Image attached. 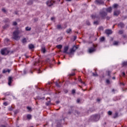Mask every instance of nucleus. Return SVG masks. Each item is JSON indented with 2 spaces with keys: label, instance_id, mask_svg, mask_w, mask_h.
Listing matches in <instances>:
<instances>
[{
  "label": "nucleus",
  "instance_id": "obj_1",
  "mask_svg": "<svg viewBox=\"0 0 127 127\" xmlns=\"http://www.w3.org/2000/svg\"><path fill=\"white\" fill-rule=\"evenodd\" d=\"M19 35V30H17L13 32L12 38L15 40H19L20 39V36Z\"/></svg>",
  "mask_w": 127,
  "mask_h": 127
},
{
  "label": "nucleus",
  "instance_id": "obj_2",
  "mask_svg": "<svg viewBox=\"0 0 127 127\" xmlns=\"http://www.w3.org/2000/svg\"><path fill=\"white\" fill-rule=\"evenodd\" d=\"M78 48L77 47L74 46L71 49L69 50V51L68 53V55H69V57H72V55H74V53L76 51V50Z\"/></svg>",
  "mask_w": 127,
  "mask_h": 127
},
{
  "label": "nucleus",
  "instance_id": "obj_3",
  "mask_svg": "<svg viewBox=\"0 0 127 127\" xmlns=\"http://www.w3.org/2000/svg\"><path fill=\"white\" fill-rule=\"evenodd\" d=\"M8 53H9V51L7 49H4L1 50V54H2V55H7Z\"/></svg>",
  "mask_w": 127,
  "mask_h": 127
},
{
  "label": "nucleus",
  "instance_id": "obj_4",
  "mask_svg": "<svg viewBox=\"0 0 127 127\" xmlns=\"http://www.w3.org/2000/svg\"><path fill=\"white\" fill-rule=\"evenodd\" d=\"M55 3V1L53 0H49V1H48L47 2V4L49 6H51V5H53V4Z\"/></svg>",
  "mask_w": 127,
  "mask_h": 127
},
{
  "label": "nucleus",
  "instance_id": "obj_5",
  "mask_svg": "<svg viewBox=\"0 0 127 127\" xmlns=\"http://www.w3.org/2000/svg\"><path fill=\"white\" fill-rule=\"evenodd\" d=\"M89 53H93L96 51V47H91L88 49Z\"/></svg>",
  "mask_w": 127,
  "mask_h": 127
},
{
  "label": "nucleus",
  "instance_id": "obj_6",
  "mask_svg": "<svg viewBox=\"0 0 127 127\" xmlns=\"http://www.w3.org/2000/svg\"><path fill=\"white\" fill-rule=\"evenodd\" d=\"M92 119H93L94 121L95 122H97V121H99V119H100V116L99 115H94L91 117Z\"/></svg>",
  "mask_w": 127,
  "mask_h": 127
},
{
  "label": "nucleus",
  "instance_id": "obj_7",
  "mask_svg": "<svg viewBox=\"0 0 127 127\" xmlns=\"http://www.w3.org/2000/svg\"><path fill=\"white\" fill-rule=\"evenodd\" d=\"M68 50H69V46H65L64 48L63 53H66V54H68V53H69V52H67Z\"/></svg>",
  "mask_w": 127,
  "mask_h": 127
},
{
  "label": "nucleus",
  "instance_id": "obj_8",
  "mask_svg": "<svg viewBox=\"0 0 127 127\" xmlns=\"http://www.w3.org/2000/svg\"><path fill=\"white\" fill-rule=\"evenodd\" d=\"M107 15V13L104 11H102L100 12V16L101 17H105Z\"/></svg>",
  "mask_w": 127,
  "mask_h": 127
},
{
  "label": "nucleus",
  "instance_id": "obj_9",
  "mask_svg": "<svg viewBox=\"0 0 127 127\" xmlns=\"http://www.w3.org/2000/svg\"><path fill=\"white\" fill-rule=\"evenodd\" d=\"M12 82V77L9 76L8 77V84L9 86H10L11 85V82Z\"/></svg>",
  "mask_w": 127,
  "mask_h": 127
},
{
  "label": "nucleus",
  "instance_id": "obj_10",
  "mask_svg": "<svg viewBox=\"0 0 127 127\" xmlns=\"http://www.w3.org/2000/svg\"><path fill=\"white\" fill-rule=\"evenodd\" d=\"M105 33L106 34L110 35V34H112V33H113V31H112V30H106L105 31Z\"/></svg>",
  "mask_w": 127,
  "mask_h": 127
},
{
  "label": "nucleus",
  "instance_id": "obj_11",
  "mask_svg": "<svg viewBox=\"0 0 127 127\" xmlns=\"http://www.w3.org/2000/svg\"><path fill=\"white\" fill-rule=\"evenodd\" d=\"M120 12H121L120 11V10H116L114 11V15L117 16L118 15H119V14H120Z\"/></svg>",
  "mask_w": 127,
  "mask_h": 127
},
{
  "label": "nucleus",
  "instance_id": "obj_12",
  "mask_svg": "<svg viewBox=\"0 0 127 127\" xmlns=\"http://www.w3.org/2000/svg\"><path fill=\"white\" fill-rule=\"evenodd\" d=\"M118 26L121 28H124V27H125V24L123 23H120L118 24Z\"/></svg>",
  "mask_w": 127,
  "mask_h": 127
},
{
  "label": "nucleus",
  "instance_id": "obj_13",
  "mask_svg": "<svg viewBox=\"0 0 127 127\" xmlns=\"http://www.w3.org/2000/svg\"><path fill=\"white\" fill-rule=\"evenodd\" d=\"M96 3H104V1L102 0H96Z\"/></svg>",
  "mask_w": 127,
  "mask_h": 127
},
{
  "label": "nucleus",
  "instance_id": "obj_14",
  "mask_svg": "<svg viewBox=\"0 0 127 127\" xmlns=\"http://www.w3.org/2000/svg\"><path fill=\"white\" fill-rule=\"evenodd\" d=\"M107 12H111L112 11V7H109L106 9Z\"/></svg>",
  "mask_w": 127,
  "mask_h": 127
},
{
  "label": "nucleus",
  "instance_id": "obj_15",
  "mask_svg": "<svg viewBox=\"0 0 127 127\" xmlns=\"http://www.w3.org/2000/svg\"><path fill=\"white\" fill-rule=\"evenodd\" d=\"M10 72V70H9V69H4L2 71V73H6V72L9 73Z\"/></svg>",
  "mask_w": 127,
  "mask_h": 127
},
{
  "label": "nucleus",
  "instance_id": "obj_16",
  "mask_svg": "<svg viewBox=\"0 0 127 127\" xmlns=\"http://www.w3.org/2000/svg\"><path fill=\"white\" fill-rule=\"evenodd\" d=\"M29 49H33V48H34V46L32 44H30L29 45Z\"/></svg>",
  "mask_w": 127,
  "mask_h": 127
},
{
  "label": "nucleus",
  "instance_id": "obj_17",
  "mask_svg": "<svg viewBox=\"0 0 127 127\" xmlns=\"http://www.w3.org/2000/svg\"><path fill=\"white\" fill-rule=\"evenodd\" d=\"M119 6V4H114L113 6V7L114 8H118V7Z\"/></svg>",
  "mask_w": 127,
  "mask_h": 127
},
{
  "label": "nucleus",
  "instance_id": "obj_18",
  "mask_svg": "<svg viewBox=\"0 0 127 127\" xmlns=\"http://www.w3.org/2000/svg\"><path fill=\"white\" fill-rule=\"evenodd\" d=\"M100 40L101 42H103L104 41H105V37H102L100 38Z\"/></svg>",
  "mask_w": 127,
  "mask_h": 127
},
{
  "label": "nucleus",
  "instance_id": "obj_19",
  "mask_svg": "<svg viewBox=\"0 0 127 127\" xmlns=\"http://www.w3.org/2000/svg\"><path fill=\"white\" fill-rule=\"evenodd\" d=\"M57 48H58V49H61L62 48V45H58L56 46Z\"/></svg>",
  "mask_w": 127,
  "mask_h": 127
},
{
  "label": "nucleus",
  "instance_id": "obj_20",
  "mask_svg": "<svg viewBox=\"0 0 127 127\" xmlns=\"http://www.w3.org/2000/svg\"><path fill=\"white\" fill-rule=\"evenodd\" d=\"M57 29H62V28H63L61 25H58L57 26Z\"/></svg>",
  "mask_w": 127,
  "mask_h": 127
},
{
  "label": "nucleus",
  "instance_id": "obj_21",
  "mask_svg": "<svg viewBox=\"0 0 127 127\" xmlns=\"http://www.w3.org/2000/svg\"><path fill=\"white\" fill-rule=\"evenodd\" d=\"M26 30L27 31H30V30H31V28H30L29 27H26Z\"/></svg>",
  "mask_w": 127,
  "mask_h": 127
},
{
  "label": "nucleus",
  "instance_id": "obj_22",
  "mask_svg": "<svg viewBox=\"0 0 127 127\" xmlns=\"http://www.w3.org/2000/svg\"><path fill=\"white\" fill-rule=\"evenodd\" d=\"M66 32L67 33H71V32H72V30L71 29H68L66 30Z\"/></svg>",
  "mask_w": 127,
  "mask_h": 127
},
{
  "label": "nucleus",
  "instance_id": "obj_23",
  "mask_svg": "<svg viewBox=\"0 0 127 127\" xmlns=\"http://www.w3.org/2000/svg\"><path fill=\"white\" fill-rule=\"evenodd\" d=\"M45 51H46V50L45 49V47L42 48V52L43 53H45Z\"/></svg>",
  "mask_w": 127,
  "mask_h": 127
},
{
  "label": "nucleus",
  "instance_id": "obj_24",
  "mask_svg": "<svg viewBox=\"0 0 127 127\" xmlns=\"http://www.w3.org/2000/svg\"><path fill=\"white\" fill-rule=\"evenodd\" d=\"M27 119L28 120H31V116L30 115H27Z\"/></svg>",
  "mask_w": 127,
  "mask_h": 127
},
{
  "label": "nucleus",
  "instance_id": "obj_25",
  "mask_svg": "<svg viewBox=\"0 0 127 127\" xmlns=\"http://www.w3.org/2000/svg\"><path fill=\"white\" fill-rule=\"evenodd\" d=\"M27 110H28L29 112H31V111H32L30 107H29V106L27 107Z\"/></svg>",
  "mask_w": 127,
  "mask_h": 127
},
{
  "label": "nucleus",
  "instance_id": "obj_26",
  "mask_svg": "<svg viewBox=\"0 0 127 127\" xmlns=\"http://www.w3.org/2000/svg\"><path fill=\"white\" fill-rule=\"evenodd\" d=\"M56 85L57 87H58V88H60V85H59V83L58 82H56Z\"/></svg>",
  "mask_w": 127,
  "mask_h": 127
},
{
  "label": "nucleus",
  "instance_id": "obj_27",
  "mask_svg": "<svg viewBox=\"0 0 127 127\" xmlns=\"http://www.w3.org/2000/svg\"><path fill=\"white\" fill-rule=\"evenodd\" d=\"M119 34H123V33H124V31L123 30H120L119 32H118Z\"/></svg>",
  "mask_w": 127,
  "mask_h": 127
},
{
  "label": "nucleus",
  "instance_id": "obj_28",
  "mask_svg": "<svg viewBox=\"0 0 127 127\" xmlns=\"http://www.w3.org/2000/svg\"><path fill=\"white\" fill-rule=\"evenodd\" d=\"M114 45H118V44H119V42H118V41H115L114 42Z\"/></svg>",
  "mask_w": 127,
  "mask_h": 127
},
{
  "label": "nucleus",
  "instance_id": "obj_29",
  "mask_svg": "<svg viewBox=\"0 0 127 127\" xmlns=\"http://www.w3.org/2000/svg\"><path fill=\"white\" fill-rule=\"evenodd\" d=\"M123 66H127V62H123Z\"/></svg>",
  "mask_w": 127,
  "mask_h": 127
},
{
  "label": "nucleus",
  "instance_id": "obj_30",
  "mask_svg": "<svg viewBox=\"0 0 127 127\" xmlns=\"http://www.w3.org/2000/svg\"><path fill=\"white\" fill-rule=\"evenodd\" d=\"M79 82H80V83H81L82 84H85V82H84V81H82V79H81V78H79Z\"/></svg>",
  "mask_w": 127,
  "mask_h": 127
},
{
  "label": "nucleus",
  "instance_id": "obj_31",
  "mask_svg": "<svg viewBox=\"0 0 127 127\" xmlns=\"http://www.w3.org/2000/svg\"><path fill=\"white\" fill-rule=\"evenodd\" d=\"M79 82H80V83H81L82 84H85V82H84V81H82V79H81V78H79Z\"/></svg>",
  "mask_w": 127,
  "mask_h": 127
},
{
  "label": "nucleus",
  "instance_id": "obj_32",
  "mask_svg": "<svg viewBox=\"0 0 127 127\" xmlns=\"http://www.w3.org/2000/svg\"><path fill=\"white\" fill-rule=\"evenodd\" d=\"M22 41L23 43H25V42H26V38L23 39Z\"/></svg>",
  "mask_w": 127,
  "mask_h": 127
},
{
  "label": "nucleus",
  "instance_id": "obj_33",
  "mask_svg": "<svg viewBox=\"0 0 127 127\" xmlns=\"http://www.w3.org/2000/svg\"><path fill=\"white\" fill-rule=\"evenodd\" d=\"M38 74L41 73V68H39V69H38Z\"/></svg>",
  "mask_w": 127,
  "mask_h": 127
},
{
  "label": "nucleus",
  "instance_id": "obj_34",
  "mask_svg": "<svg viewBox=\"0 0 127 127\" xmlns=\"http://www.w3.org/2000/svg\"><path fill=\"white\" fill-rule=\"evenodd\" d=\"M51 104V102L50 101H49L46 103L47 106H49V105Z\"/></svg>",
  "mask_w": 127,
  "mask_h": 127
},
{
  "label": "nucleus",
  "instance_id": "obj_35",
  "mask_svg": "<svg viewBox=\"0 0 127 127\" xmlns=\"http://www.w3.org/2000/svg\"><path fill=\"white\" fill-rule=\"evenodd\" d=\"M92 75L95 77H96V76H98V74H97V73H92Z\"/></svg>",
  "mask_w": 127,
  "mask_h": 127
},
{
  "label": "nucleus",
  "instance_id": "obj_36",
  "mask_svg": "<svg viewBox=\"0 0 127 127\" xmlns=\"http://www.w3.org/2000/svg\"><path fill=\"white\" fill-rule=\"evenodd\" d=\"M91 17H92V18H96V17H97V16H96V15H92L91 16Z\"/></svg>",
  "mask_w": 127,
  "mask_h": 127
},
{
  "label": "nucleus",
  "instance_id": "obj_37",
  "mask_svg": "<svg viewBox=\"0 0 127 127\" xmlns=\"http://www.w3.org/2000/svg\"><path fill=\"white\" fill-rule=\"evenodd\" d=\"M94 24H96V25H97V24H99V22H98V21H94Z\"/></svg>",
  "mask_w": 127,
  "mask_h": 127
},
{
  "label": "nucleus",
  "instance_id": "obj_38",
  "mask_svg": "<svg viewBox=\"0 0 127 127\" xmlns=\"http://www.w3.org/2000/svg\"><path fill=\"white\" fill-rule=\"evenodd\" d=\"M117 117H118V113L115 114V116H114V118L116 119V118H117Z\"/></svg>",
  "mask_w": 127,
  "mask_h": 127
},
{
  "label": "nucleus",
  "instance_id": "obj_39",
  "mask_svg": "<svg viewBox=\"0 0 127 127\" xmlns=\"http://www.w3.org/2000/svg\"><path fill=\"white\" fill-rule=\"evenodd\" d=\"M3 104L4 106H7V105H8V104H7V102H4Z\"/></svg>",
  "mask_w": 127,
  "mask_h": 127
},
{
  "label": "nucleus",
  "instance_id": "obj_40",
  "mask_svg": "<svg viewBox=\"0 0 127 127\" xmlns=\"http://www.w3.org/2000/svg\"><path fill=\"white\" fill-rule=\"evenodd\" d=\"M17 24V23H16V22H13V25H16Z\"/></svg>",
  "mask_w": 127,
  "mask_h": 127
},
{
  "label": "nucleus",
  "instance_id": "obj_41",
  "mask_svg": "<svg viewBox=\"0 0 127 127\" xmlns=\"http://www.w3.org/2000/svg\"><path fill=\"white\" fill-rule=\"evenodd\" d=\"M108 115H109V116H111V115H112V112L109 111V112H108Z\"/></svg>",
  "mask_w": 127,
  "mask_h": 127
},
{
  "label": "nucleus",
  "instance_id": "obj_42",
  "mask_svg": "<svg viewBox=\"0 0 127 127\" xmlns=\"http://www.w3.org/2000/svg\"><path fill=\"white\" fill-rule=\"evenodd\" d=\"M103 27H100L99 28V30H103Z\"/></svg>",
  "mask_w": 127,
  "mask_h": 127
},
{
  "label": "nucleus",
  "instance_id": "obj_43",
  "mask_svg": "<svg viewBox=\"0 0 127 127\" xmlns=\"http://www.w3.org/2000/svg\"><path fill=\"white\" fill-rule=\"evenodd\" d=\"M106 82L107 83V84H110V80L109 79H107L106 80Z\"/></svg>",
  "mask_w": 127,
  "mask_h": 127
},
{
  "label": "nucleus",
  "instance_id": "obj_44",
  "mask_svg": "<svg viewBox=\"0 0 127 127\" xmlns=\"http://www.w3.org/2000/svg\"><path fill=\"white\" fill-rule=\"evenodd\" d=\"M72 94H75V90L73 89V90H72Z\"/></svg>",
  "mask_w": 127,
  "mask_h": 127
},
{
  "label": "nucleus",
  "instance_id": "obj_45",
  "mask_svg": "<svg viewBox=\"0 0 127 127\" xmlns=\"http://www.w3.org/2000/svg\"><path fill=\"white\" fill-rule=\"evenodd\" d=\"M2 11L3 12H5V8L2 9Z\"/></svg>",
  "mask_w": 127,
  "mask_h": 127
},
{
  "label": "nucleus",
  "instance_id": "obj_46",
  "mask_svg": "<svg viewBox=\"0 0 127 127\" xmlns=\"http://www.w3.org/2000/svg\"><path fill=\"white\" fill-rule=\"evenodd\" d=\"M56 104H59V103H60V101H57L56 102Z\"/></svg>",
  "mask_w": 127,
  "mask_h": 127
},
{
  "label": "nucleus",
  "instance_id": "obj_47",
  "mask_svg": "<svg viewBox=\"0 0 127 127\" xmlns=\"http://www.w3.org/2000/svg\"><path fill=\"white\" fill-rule=\"evenodd\" d=\"M76 102L77 103H80V99H77Z\"/></svg>",
  "mask_w": 127,
  "mask_h": 127
},
{
  "label": "nucleus",
  "instance_id": "obj_48",
  "mask_svg": "<svg viewBox=\"0 0 127 127\" xmlns=\"http://www.w3.org/2000/svg\"><path fill=\"white\" fill-rule=\"evenodd\" d=\"M74 75H75V73H74L70 74V76H74Z\"/></svg>",
  "mask_w": 127,
  "mask_h": 127
},
{
  "label": "nucleus",
  "instance_id": "obj_49",
  "mask_svg": "<svg viewBox=\"0 0 127 127\" xmlns=\"http://www.w3.org/2000/svg\"><path fill=\"white\" fill-rule=\"evenodd\" d=\"M122 74H123V76H125V75H126V73L124 72H123Z\"/></svg>",
  "mask_w": 127,
  "mask_h": 127
},
{
  "label": "nucleus",
  "instance_id": "obj_50",
  "mask_svg": "<svg viewBox=\"0 0 127 127\" xmlns=\"http://www.w3.org/2000/svg\"><path fill=\"white\" fill-rule=\"evenodd\" d=\"M51 20H54V17H52L51 18Z\"/></svg>",
  "mask_w": 127,
  "mask_h": 127
},
{
  "label": "nucleus",
  "instance_id": "obj_51",
  "mask_svg": "<svg viewBox=\"0 0 127 127\" xmlns=\"http://www.w3.org/2000/svg\"><path fill=\"white\" fill-rule=\"evenodd\" d=\"M107 19H110V18H111V17H107Z\"/></svg>",
  "mask_w": 127,
  "mask_h": 127
},
{
  "label": "nucleus",
  "instance_id": "obj_52",
  "mask_svg": "<svg viewBox=\"0 0 127 127\" xmlns=\"http://www.w3.org/2000/svg\"><path fill=\"white\" fill-rule=\"evenodd\" d=\"M66 0V1H71V0Z\"/></svg>",
  "mask_w": 127,
  "mask_h": 127
},
{
  "label": "nucleus",
  "instance_id": "obj_53",
  "mask_svg": "<svg viewBox=\"0 0 127 127\" xmlns=\"http://www.w3.org/2000/svg\"><path fill=\"white\" fill-rule=\"evenodd\" d=\"M1 77H2V75H0V78H1Z\"/></svg>",
  "mask_w": 127,
  "mask_h": 127
},
{
  "label": "nucleus",
  "instance_id": "obj_54",
  "mask_svg": "<svg viewBox=\"0 0 127 127\" xmlns=\"http://www.w3.org/2000/svg\"><path fill=\"white\" fill-rule=\"evenodd\" d=\"M97 101H98V102H100V99H97Z\"/></svg>",
  "mask_w": 127,
  "mask_h": 127
},
{
  "label": "nucleus",
  "instance_id": "obj_55",
  "mask_svg": "<svg viewBox=\"0 0 127 127\" xmlns=\"http://www.w3.org/2000/svg\"><path fill=\"white\" fill-rule=\"evenodd\" d=\"M112 79H115V77H112Z\"/></svg>",
  "mask_w": 127,
  "mask_h": 127
},
{
  "label": "nucleus",
  "instance_id": "obj_56",
  "mask_svg": "<svg viewBox=\"0 0 127 127\" xmlns=\"http://www.w3.org/2000/svg\"><path fill=\"white\" fill-rule=\"evenodd\" d=\"M38 104V103H37V102H36V105H37Z\"/></svg>",
  "mask_w": 127,
  "mask_h": 127
},
{
  "label": "nucleus",
  "instance_id": "obj_57",
  "mask_svg": "<svg viewBox=\"0 0 127 127\" xmlns=\"http://www.w3.org/2000/svg\"><path fill=\"white\" fill-rule=\"evenodd\" d=\"M58 64H60V62H59V63H58Z\"/></svg>",
  "mask_w": 127,
  "mask_h": 127
},
{
  "label": "nucleus",
  "instance_id": "obj_58",
  "mask_svg": "<svg viewBox=\"0 0 127 127\" xmlns=\"http://www.w3.org/2000/svg\"><path fill=\"white\" fill-rule=\"evenodd\" d=\"M113 28H114L115 27V26H113Z\"/></svg>",
  "mask_w": 127,
  "mask_h": 127
}]
</instances>
